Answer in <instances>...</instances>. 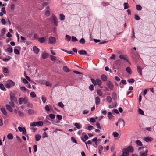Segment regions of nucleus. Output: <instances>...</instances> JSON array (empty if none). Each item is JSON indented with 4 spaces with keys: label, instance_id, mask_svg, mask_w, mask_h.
I'll return each instance as SVG.
<instances>
[{
    "label": "nucleus",
    "instance_id": "1",
    "mask_svg": "<svg viewBox=\"0 0 156 156\" xmlns=\"http://www.w3.org/2000/svg\"><path fill=\"white\" fill-rule=\"evenodd\" d=\"M123 154L126 156H129V153H133L134 149L132 146H129L127 148H124L122 151Z\"/></svg>",
    "mask_w": 156,
    "mask_h": 156
},
{
    "label": "nucleus",
    "instance_id": "2",
    "mask_svg": "<svg viewBox=\"0 0 156 156\" xmlns=\"http://www.w3.org/2000/svg\"><path fill=\"white\" fill-rule=\"evenodd\" d=\"M10 99L11 101H14L16 102L17 101V100L16 97H15V94L12 92H10Z\"/></svg>",
    "mask_w": 156,
    "mask_h": 156
},
{
    "label": "nucleus",
    "instance_id": "3",
    "mask_svg": "<svg viewBox=\"0 0 156 156\" xmlns=\"http://www.w3.org/2000/svg\"><path fill=\"white\" fill-rule=\"evenodd\" d=\"M107 85L108 87L111 90H112L114 88L113 83L110 81H108L107 83Z\"/></svg>",
    "mask_w": 156,
    "mask_h": 156
},
{
    "label": "nucleus",
    "instance_id": "4",
    "mask_svg": "<svg viewBox=\"0 0 156 156\" xmlns=\"http://www.w3.org/2000/svg\"><path fill=\"white\" fill-rule=\"evenodd\" d=\"M119 58L121 59L126 60L127 62H129L127 56L126 55H120L119 56Z\"/></svg>",
    "mask_w": 156,
    "mask_h": 156
},
{
    "label": "nucleus",
    "instance_id": "5",
    "mask_svg": "<svg viewBox=\"0 0 156 156\" xmlns=\"http://www.w3.org/2000/svg\"><path fill=\"white\" fill-rule=\"evenodd\" d=\"M52 21L55 25L56 26H57L58 21V19L56 16L55 15H53L52 16Z\"/></svg>",
    "mask_w": 156,
    "mask_h": 156
},
{
    "label": "nucleus",
    "instance_id": "6",
    "mask_svg": "<svg viewBox=\"0 0 156 156\" xmlns=\"http://www.w3.org/2000/svg\"><path fill=\"white\" fill-rule=\"evenodd\" d=\"M33 51L36 54H38L40 51L39 49L36 46H33Z\"/></svg>",
    "mask_w": 156,
    "mask_h": 156
},
{
    "label": "nucleus",
    "instance_id": "7",
    "mask_svg": "<svg viewBox=\"0 0 156 156\" xmlns=\"http://www.w3.org/2000/svg\"><path fill=\"white\" fill-rule=\"evenodd\" d=\"M79 54L80 55H87V56H89L88 54H87L86 51L85 50H81L79 51H78Z\"/></svg>",
    "mask_w": 156,
    "mask_h": 156
},
{
    "label": "nucleus",
    "instance_id": "8",
    "mask_svg": "<svg viewBox=\"0 0 156 156\" xmlns=\"http://www.w3.org/2000/svg\"><path fill=\"white\" fill-rule=\"evenodd\" d=\"M137 71L140 76H142V69L139 66L137 67Z\"/></svg>",
    "mask_w": 156,
    "mask_h": 156
},
{
    "label": "nucleus",
    "instance_id": "9",
    "mask_svg": "<svg viewBox=\"0 0 156 156\" xmlns=\"http://www.w3.org/2000/svg\"><path fill=\"white\" fill-rule=\"evenodd\" d=\"M101 78L103 81H106L107 80V77L105 74H103L101 75Z\"/></svg>",
    "mask_w": 156,
    "mask_h": 156
},
{
    "label": "nucleus",
    "instance_id": "10",
    "mask_svg": "<svg viewBox=\"0 0 156 156\" xmlns=\"http://www.w3.org/2000/svg\"><path fill=\"white\" fill-rule=\"evenodd\" d=\"M95 103L96 105H98L100 103V98L98 97H96L95 98Z\"/></svg>",
    "mask_w": 156,
    "mask_h": 156
},
{
    "label": "nucleus",
    "instance_id": "11",
    "mask_svg": "<svg viewBox=\"0 0 156 156\" xmlns=\"http://www.w3.org/2000/svg\"><path fill=\"white\" fill-rule=\"evenodd\" d=\"M6 107L7 110H8L10 112H12L13 110L10 105L8 104H7L6 105Z\"/></svg>",
    "mask_w": 156,
    "mask_h": 156
},
{
    "label": "nucleus",
    "instance_id": "12",
    "mask_svg": "<svg viewBox=\"0 0 156 156\" xmlns=\"http://www.w3.org/2000/svg\"><path fill=\"white\" fill-rule=\"evenodd\" d=\"M1 110L2 113L5 115H7V114L6 111V109L5 108H2L1 109Z\"/></svg>",
    "mask_w": 156,
    "mask_h": 156
},
{
    "label": "nucleus",
    "instance_id": "13",
    "mask_svg": "<svg viewBox=\"0 0 156 156\" xmlns=\"http://www.w3.org/2000/svg\"><path fill=\"white\" fill-rule=\"evenodd\" d=\"M118 122L119 123H120L122 124L123 126H124L125 122L123 119H121V118L119 119L118 120Z\"/></svg>",
    "mask_w": 156,
    "mask_h": 156
},
{
    "label": "nucleus",
    "instance_id": "14",
    "mask_svg": "<svg viewBox=\"0 0 156 156\" xmlns=\"http://www.w3.org/2000/svg\"><path fill=\"white\" fill-rule=\"evenodd\" d=\"M46 9H47V11H46L45 12V15L47 16H48L50 13V11H49V8L48 6H47L46 7Z\"/></svg>",
    "mask_w": 156,
    "mask_h": 156
},
{
    "label": "nucleus",
    "instance_id": "15",
    "mask_svg": "<svg viewBox=\"0 0 156 156\" xmlns=\"http://www.w3.org/2000/svg\"><path fill=\"white\" fill-rule=\"evenodd\" d=\"M35 140L36 141H38L40 139L41 137V136L39 134H37L35 136Z\"/></svg>",
    "mask_w": 156,
    "mask_h": 156
},
{
    "label": "nucleus",
    "instance_id": "16",
    "mask_svg": "<svg viewBox=\"0 0 156 156\" xmlns=\"http://www.w3.org/2000/svg\"><path fill=\"white\" fill-rule=\"evenodd\" d=\"M97 84L98 86H101L102 85L101 81L99 79H96Z\"/></svg>",
    "mask_w": 156,
    "mask_h": 156
},
{
    "label": "nucleus",
    "instance_id": "17",
    "mask_svg": "<svg viewBox=\"0 0 156 156\" xmlns=\"http://www.w3.org/2000/svg\"><path fill=\"white\" fill-rule=\"evenodd\" d=\"M74 125L78 129H80L82 127V126L81 125H80L77 123H75Z\"/></svg>",
    "mask_w": 156,
    "mask_h": 156
},
{
    "label": "nucleus",
    "instance_id": "18",
    "mask_svg": "<svg viewBox=\"0 0 156 156\" xmlns=\"http://www.w3.org/2000/svg\"><path fill=\"white\" fill-rule=\"evenodd\" d=\"M106 100L107 102L109 103H111L112 101V98L110 96H107L106 97Z\"/></svg>",
    "mask_w": 156,
    "mask_h": 156
},
{
    "label": "nucleus",
    "instance_id": "19",
    "mask_svg": "<svg viewBox=\"0 0 156 156\" xmlns=\"http://www.w3.org/2000/svg\"><path fill=\"white\" fill-rule=\"evenodd\" d=\"M108 117L109 119L111 120L112 117H114V116L112 115V113L110 112H109L108 113Z\"/></svg>",
    "mask_w": 156,
    "mask_h": 156
},
{
    "label": "nucleus",
    "instance_id": "20",
    "mask_svg": "<svg viewBox=\"0 0 156 156\" xmlns=\"http://www.w3.org/2000/svg\"><path fill=\"white\" fill-rule=\"evenodd\" d=\"M63 69L64 71L66 72H68L70 71L69 69L67 67V66H63Z\"/></svg>",
    "mask_w": 156,
    "mask_h": 156
},
{
    "label": "nucleus",
    "instance_id": "21",
    "mask_svg": "<svg viewBox=\"0 0 156 156\" xmlns=\"http://www.w3.org/2000/svg\"><path fill=\"white\" fill-rule=\"evenodd\" d=\"M112 98L113 100H116L117 99V95L114 92L112 93Z\"/></svg>",
    "mask_w": 156,
    "mask_h": 156
},
{
    "label": "nucleus",
    "instance_id": "22",
    "mask_svg": "<svg viewBox=\"0 0 156 156\" xmlns=\"http://www.w3.org/2000/svg\"><path fill=\"white\" fill-rule=\"evenodd\" d=\"M7 138L9 140H12L13 138V136L11 133H9L7 136Z\"/></svg>",
    "mask_w": 156,
    "mask_h": 156
},
{
    "label": "nucleus",
    "instance_id": "23",
    "mask_svg": "<svg viewBox=\"0 0 156 156\" xmlns=\"http://www.w3.org/2000/svg\"><path fill=\"white\" fill-rule=\"evenodd\" d=\"M121 63V60L119 59L115 61V64L117 65H120Z\"/></svg>",
    "mask_w": 156,
    "mask_h": 156
},
{
    "label": "nucleus",
    "instance_id": "24",
    "mask_svg": "<svg viewBox=\"0 0 156 156\" xmlns=\"http://www.w3.org/2000/svg\"><path fill=\"white\" fill-rule=\"evenodd\" d=\"M48 56V54L46 53H44L42 54V58H47Z\"/></svg>",
    "mask_w": 156,
    "mask_h": 156
},
{
    "label": "nucleus",
    "instance_id": "25",
    "mask_svg": "<svg viewBox=\"0 0 156 156\" xmlns=\"http://www.w3.org/2000/svg\"><path fill=\"white\" fill-rule=\"evenodd\" d=\"M34 37L35 38V39H45L44 37L38 38V36L37 35V34H35L34 35Z\"/></svg>",
    "mask_w": 156,
    "mask_h": 156
},
{
    "label": "nucleus",
    "instance_id": "26",
    "mask_svg": "<svg viewBox=\"0 0 156 156\" xmlns=\"http://www.w3.org/2000/svg\"><path fill=\"white\" fill-rule=\"evenodd\" d=\"M3 71L4 73H9V71L7 68H4Z\"/></svg>",
    "mask_w": 156,
    "mask_h": 156
},
{
    "label": "nucleus",
    "instance_id": "27",
    "mask_svg": "<svg viewBox=\"0 0 156 156\" xmlns=\"http://www.w3.org/2000/svg\"><path fill=\"white\" fill-rule=\"evenodd\" d=\"M126 70L129 74H131L132 73V72L130 67H127L126 68Z\"/></svg>",
    "mask_w": 156,
    "mask_h": 156
},
{
    "label": "nucleus",
    "instance_id": "28",
    "mask_svg": "<svg viewBox=\"0 0 156 156\" xmlns=\"http://www.w3.org/2000/svg\"><path fill=\"white\" fill-rule=\"evenodd\" d=\"M97 93L100 96H101L102 95V91L100 89L98 90Z\"/></svg>",
    "mask_w": 156,
    "mask_h": 156
},
{
    "label": "nucleus",
    "instance_id": "29",
    "mask_svg": "<svg viewBox=\"0 0 156 156\" xmlns=\"http://www.w3.org/2000/svg\"><path fill=\"white\" fill-rule=\"evenodd\" d=\"M137 145L139 146H142L143 144L141 142L140 140H137L136 142Z\"/></svg>",
    "mask_w": 156,
    "mask_h": 156
},
{
    "label": "nucleus",
    "instance_id": "30",
    "mask_svg": "<svg viewBox=\"0 0 156 156\" xmlns=\"http://www.w3.org/2000/svg\"><path fill=\"white\" fill-rule=\"evenodd\" d=\"M8 82L9 83V84H10V85L14 86L15 85V83L10 80H8Z\"/></svg>",
    "mask_w": 156,
    "mask_h": 156
},
{
    "label": "nucleus",
    "instance_id": "31",
    "mask_svg": "<svg viewBox=\"0 0 156 156\" xmlns=\"http://www.w3.org/2000/svg\"><path fill=\"white\" fill-rule=\"evenodd\" d=\"M56 42V40H49V43L51 44H55Z\"/></svg>",
    "mask_w": 156,
    "mask_h": 156
},
{
    "label": "nucleus",
    "instance_id": "32",
    "mask_svg": "<svg viewBox=\"0 0 156 156\" xmlns=\"http://www.w3.org/2000/svg\"><path fill=\"white\" fill-rule=\"evenodd\" d=\"M144 140L147 142H149L152 141L151 138L150 137H145Z\"/></svg>",
    "mask_w": 156,
    "mask_h": 156
},
{
    "label": "nucleus",
    "instance_id": "33",
    "mask_svg": "<svg viewBox=\"0 0 156 156\" xmlns=\"http://www.w3.org/2000/svg\"><path fill=\"white\" fill-rule=\"evenodd\" d=\"M11 58V57L10 56H7L6 58H5L2 59L4 61H9Z\"/></svg>",
    "mask_w": 156,
    "mask_h": 156
},
{
    "label": "nucleus",
    "instance_id": "34",
    "mask_svg": "<svg viewBox=\"0 0 156 156\" xmlns=\"http://www.w3.org/2000/svg\"><path fill=\"white\" fill-rule=\"evenodd\" d=\"M136 8L138 11H140L142 8L141 6L140 5H136Z\"/></svg>",
    "mask_w": 156,
    "mask_h": 156
},
{
    "label": "nucleus",
    "instance_id": "35",
    "mask_svg": "<svg viewBox=\"0 0 156 156\" xmlns=\"http://www.w3.org/2000/svg\"><path fill=\"white\" fill-rule=\"evenodd\" d=\"M91 81L94 86H95L97 85L96 80H95L93 78L91 79Z\"/></svg>",
    "mask_w": 156,
    "mask_h": 156
},
{
    "label": "nucleus",
    "instance_id": "36",
    "mask_svg": "<svg viewBox=\"0 0 156 156\" xmlns=\"http://www.w3.org/2000/svg\"><path fill=\"white\" fill-rule=\"evenodd\" d=\"M71 139L73 142L75 143L76 144H77V141L73 136L71 137Z\"/></svg>",
    "mask_w": 156,
    "mask_h": 156
},
{
    "label": "nucleus",
    "instance_id": "37",
    "mask_svg": "<svg viewBox=\"0 0 156 156\" xmlns=\"http://www.w3.org/2000/svg\"><path fill=\"white\" fill-rule=\"evenodd\" d=\"M138 112L140 114H141L143 115H144V112L140 108H139L138 110Z\"/></svg>",
    "mask_w": 156,
    "mask_h": 156
},
{
    "label": "nucleus",
    "instance_id": "38",
    "mask_svg": "<svg viewBox=\"0 0 156 156\" xmlns=\"http://www.w3.org/2000/svg\"><path fill=\"white\" fill-rule=\"evenodd\" d=\"M30 96L32 98H35L36 97V95L35 93L34 92H32L30 93Z\"/></svg>",
    "mask_w": 156,
    "mask_h": 156
},
{
    "label": "nucleus",
    "instance_id": "39",
    "mask_svg": "<svg viewBox=\"0 0 156 156\" xmlns=\"http://www.w3.org/2000/svg\"><path fill=\"white\" fill-rule=\"evenodd\" d=\"M0 88L4 91H5L6 90L4 86L2 84H0Z\"/></svg>",
    "mask_w": 156,
    "mask_h": 156
},
{
    "label": "nucleus",
    "instance_id": "40",
    "mask_svg": "<svg viewBox=\"0 0 156 156\" xmlns=\"http://www.w3.org/2000/svg\"><path fill=\"white\" fill-rule=\"evenodd\" d=\"M23 98H20L19 99V102L20 105H21L23 104Z\"/></svg>",
    "mask_w": 156,
    "mask_h": 156
},
{
    "label": "nucleus",
    "instance_id": "41",
    "mask_svg": "<svg viewBox=\"0 0 156 156\" xmlns=\"http://www.w3.org/2000/svg\"><path fill=\"white\" fill-rule=\"evenodd\" d=\"M37 126V122H34L30 124V126L32 127H35Z\"/></svg>",
    "mask_w": 156,
    "mask_h": 156
},
{
    "label": "nucleus",
    "instance_id": "42",
    "mask_svg": "<svg viewBox=\"0 0 156 156\" xmlns=\"http://www.w3.org/2000/svg\"><path fill=\"white\" fill-rule=\"evenodd\" d=\"M7 51L9 53H12L13 51V49L12 47H9L7 48Z\"/></svg>",
    "mask_w": 156,
    "mask_h": 156
},
{
    "label": "nucleus",
    "instance_id": "43",
    "mask_svg": "<svg viewBox=\"0 0 156 156\" xmlns=\"http://www.w3.org/2000/svg\"><path fill=\"white\" fill-rule=\"evenodd\" d=\"M140 156H147V154L143 152H140Z\"/></svg>",
    "mask_w": 156,
    "mask_h": 156
},
{
    "label": "nucleus",
    "instance_id": "44",
    "mask_svg": "<svg viewBox=\"0 0 156 156\" xmlns=\"http://www.w3.org/2000/svg\"><path fill=\"white\" fill-rule=\"evenodd\" d=\"M37 122V126H42L43 124V122L41 121H38V122Z\"/></svg>",
    "mask_w": 156,
    "mask_h": 156
},
{
    "label": "nucleus",
    "instance_id": "45",
    "mask_svg": "<svg viewBox=\"0 0 156 156\" xmlns=\"http://www.w3.org/2000/svg\"><path fill=\"white\" fill-rule=\"evenodd\" d=\"M14 53L16 55H18L20 54V51L18 49L16 48H15L14 49Z\"/></svg>",
    "mask_w": 156,
    "mask_h": 156
},
{
    "label": "nucleus",
    "instance_id": "46",
    "mask_svg": "<svg viewBox=\"0 0 156 156\" xmlns=\"http://www.w3.org/2000/svg\"><path fill=\"white\" fill-rule=\"evenodd\" d=\"M51 59L52 61H55L56 60V57L52 55H50Z\"/></svg>",
    "mask_w": 156,
    "mask_h": 156
},
{
    "label": "nucleus",
    "instance_id": "47",
    "mask_svg": "<svg viewBox=\"0 0 156 156\" xmlns=\"http://www.w3.org/2000/svg\"><path fill=\"white\" fill-rule=\"evenodd\" d=\"M123 6L124 7V9H127L129 8V6L128 5V3H124L123 4Z\"/></svg>",
    "mask_w": 156,
    "mask_h": 156
},
{
    "label": "nucleus",
    "instance_id": "48",
    "mask_svg": "<svg viewBox=\"0 0 156 156\" xmlns=\"http://www.w3.org/2000/svg\"><path fill=\"white\" fill-rule=\"evenodd\" d=\"M58 105L62 108H63L64 107V105L62 102L58 103Z\"/></svg>",
    "mask_w": 156,
    "mask_h": 156
},
{
    "label": "nucleus",
    "instance_id": "49",
    "mask_svg": "<svg viewBox=\"0 0 156 156\" xmlns=\"http://www.w3.org/2000/svg\"><path fill=\"white\" fill-rule=\"evenodd\" d=\"M41 99L43 103H45L46 102V98L43 95L41 97Z\"/></svg>",
    "mask_w": 156,
    "mask_h": 156
},
{
    "label": "nucleus",
    "instance_id": "50",
    "mask_svg": "<svg viewBox=\"0 0 156 156\" xmlns=\"http://www.w3.org/2000/svg\"><path fill=\"white\" fill-rule=\"evenodd\" d=\"M20 90L23 92H26L27 89L24 87H22L20 88Z\"/></svg>",
    "mask_w": 156,
    "mask_h": 156
},
{
    "label": "nucleus",
    "instance_id": "51",
    "mask_svg": "<svg viewBox=\"0 0 156 156\" xmlns=\"http://www.w3.org/2000/svg\"><path fill=\"white\" fill-rule=\"evenodd\" d=\"M112 135L114 137H117L119 136V134L116 132H114L113 133Z\"/></svg>",
    "mask_w": 156,
    "mask_h": 156
},
{
    "label": "nucleus",
    "instance_id": "52",
    "mask_svg": "<svg viewBox=\"0 0 156 156\" xmlns=\"http://www.w3.org/2000/svg\"><path fill=\"white\" fill-rule=\"evenodd\" d=\"M65 16L63 14H60V19L61 20H64Z\"/></svg>",
    "mask_w": 156,
    "mask_h": 156
},
{
    "label": "nucleus",
    "instance_id": "53",
    "mask_svg": "<svg viewBox=\"0 0 156 156\" xmlns=\"http://www.w3.org/2000/svg\"><path fill=\"white\" fill-rule=\"evenodd\" d=\"M14 101H11L10 102H9V103L10 105V106L13 107H14L15 106V104L14 103Z\"/></svg>",
    "mask_w": 156,
    "mask_h": 156
},
{
    "label": "nucleus",
    "instance_id": "54",
    "mask_svg": "<svg viewBox=\"0 0 156 156\" xmlns=\"http://www.w3.org/2000/svg\"><path fill=\"white\" fill-rule=\"evenodd\" d=\"M28 101V99L27 98H23V102L24 104H27Z\"/></svg>",
    "mask_w": 156,
    "mask_h": 156
},
{
    "label": "nucleus",
    "instance_id": "55",
    "mask_svg": "<svg viewBox=\"0 0 156 156\" xmlns=\"http://www.w3.org/2000/svg\"><path fill=\"white\" fill-rule=\"evenodd\" d=\"M18 114H19V116H21V117H23V116L24 115V114L23 113L21 112V111H18Z\"/></svg>",
    "mask_w": 156,
    "mask_h": 156
},
{
    "label": "nucleus",
    "instance_id": "56",
    "mask_svg": "<svg viewBox=\"0 0 156 156\" xmlns=\"http://www.w3.org/2000/svg\"><path fill=\"white\" fill-rule=\"evenodd\" d=\"M90 121L91 122L94 123L95 122V119L93 118H91L90 119Z\"/></svg>",
    "mask_w": 156,
    "mask_h": 156
},
{
    "label": "nucleus",
    "instance_id": "57",
    "mask_svg": "<svg viewBox=\"0 0 156 156\" xmlns=\"http://www.w3.org/2000/svg\"><path fill=\"white\" fill-rule=\"evenodd\" d=\"M94 128V127L93 126H91V125H89L87 127V129L88 130H92Z\"/></svg>",
    "mask_w": 156,
    "mask_h": 156
},
{
    "label": "nucleus",
    "instance_id": "58",
    "mask_svg": "<svg viewBox=\"0 0 156 156\" xmlns=\"http://www.w3.org/2000/svg\"><path fill=\"white\" fill-rule=\"evenodd\" d=\"M28 112L29 115L32 114L34 113V110L30 109L28 110Z\"/></svg>",
    "mask_w": 156,
    "mask_h": 156
},
{
    "label": "nucleus",
    "instance_id": "59",
    "mask_svg": "<svg viewBox=\"0 0 156 156\" xmlns=\"http://www.w3.org/2000/svg\"><path fill=\"white\" fill-rule=\"evenodd\" d=\"M128 81L129 83H133L134 82V80L133 78L130 79L128 80Z\"/></svg>",
    "mask_w": 156,
    "mask_h": 156
},
{
    "label": "nucleus",
    "instance_id": "60",
    "mask_svg": "<svg viewBox=\"0 0 156 156\" xmlns=\"http://www.w3.org/2000/svg\"><path fill=\"white\" fill-rule=\"evenodd\" d=\"M121 83L123 84L126 85V80H123L121 81V82L119 83V84L120 85Z\"/></svg>",
    "mask_w": 156,
    "mask_h": 156
},
{
    "label": "nucleus",
    "instance_id": "61",
    "mask_svg": "<svg viewBox=\"0 0 156 156\" xmlns=\"http://www.w3.org/2000/svg\"><path fill=\"white\" fill-rule=\"evenodd\" d=\"M1 22L4 25H5L6 24V21L3 18H2L1 19Z\"/></svg>",
    "mask_w": 156,
    "mask_h": 156
},
{
    "label": "nucleus",
    "instance_id": "62",
    "mask_svg": "<svg viewBox=\"0 0 156 156\" xmlns=\"http://www.w3.org/2000/svg\"><path fill=\"white\" fill-rule=\"evenodd\" d=\"M135 18L136 20H139L140 19V17L138 15L136 14L135 15Z\"/></svg>",
    "mask_w": 156,
    "mask_h": 156
},
{
    "label": "nucleus",
    "instance_id": "63",
    "mask_svg": "<svg viewBox=\"0 0 156 156\" xmlns=\"http://www.w3.org/2000/svg\"><path fill=\"white\" fill-rule=\"evenodd\" d=\"M56 117L59 120H61L62 119V116L61 115H57Z\"/></svg>",
    "mask_w": 156,
    "mask_h": 156
},
{
    "label": "nucleus",
    "instance_id": "64",
    "mask_svg": "<svg viewBox=\"0 0 156 156\" xmlns=\"http://www.w3.org/2000/svg\"><path fill=\"white\" fill-rule=\"evenodd\" d=\"M49 117L51 119H53L55 118V116L54 114H51L49 115Z\"/></svg>",
    "mask_w": 156,
    "mask_h": 156
}]
</instances>
